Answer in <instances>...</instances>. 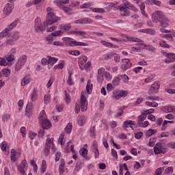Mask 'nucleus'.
<instances>
[{
  "label": "nucleus",
  "mask_w": 175,
  "mask_h": 175,
  "mask_svg": "<svg viewBox=\"0 0 175 175\" xmlns=\"http://www.w3.org/2000/svg\"><path fill=\"white\" fill-rule=\"evenodd\" d=\"M86 91L82 92L81 95V105L79 104H76L75 105V113L79 114L80 113V108L81 111H86L88 106V94L92 92V84L91 83V80L88 81L86 85Z\"/></svg>",
  "instance_id": "f257e3e1"
},
{
  "label": "nucleus",
  "mask_w": 175,
  "mask_h": 175,
  "mask_svg": "<svg viewBox=\"0 0 175 175\" xmlns=\"http://www.w3.org/2000/svg\"><path fill=\"white\" fill-rule=\"evenodd\" d=\"M152 21L153 23H160L162 28H167L169 27V18L161 11H154L152 14Z\"/></svg>",
  "instance_id": "f03ea898"
},
{
  "label": "nucleus",
  "mask_w": 175,
  "mask_h": 175,
  "mask_svg": "<svg viewBox=\"0 0 175 175\" xmlns=\"http://www.w3.org/2000/svg\"><path fill=\"white\" fill-rule=\"evenodd\" d=\"M46 21L49 25H53V24H55V23L61 21V18L55 15V12L53 8L48 7L46 8Z\"/></svg>",
  "instance_id": "7ed1b4c3"
},
{
  "label": "nucleus",
  "mask_w": 175,
  "mask_h": 175,
  "mask_svg": "<svg viewBox=\"0 0 175 175\" xmlns=\"http://www.w3.org/2000/svg\"><path fill=\"white\" fill-rule=\"evenodd\" d=\"M38 121L44 129H50L51 128V122L47 118L46 111L42 110L39 115Z\"/></svg>",
  "instance_id": "20e7f679"
},
{
  "label": "nucleus",
  "mask_w": 175,
  "mask_h": 175,
  "mask_svg": "<svg viewBox=\"0 0 175 175\" xmlns=\"http://www.w3.org/2000/svg\"><path fill=\"white\" fill-rule=\"evenodd\" d=\"M71 28L72 25H70V23L59 25V30L52 32L51 36H54L55 38L62 36L64 33H66Z\"/></svg>",
  "instance_id": "39448f33"
},
{
  "label": "nucleus",
  "mask_w": 175,
  "mask_h": 175,
  "mask_svg": "<svg viewBox=\"0 0 175 175\" xmlns=\"http://www.w3.org/2000/svg\"><path fill=\"white\" fill-rule=\"evenodd\" d=\"M50 148H51V150L53 152H55L57 151V148L55 147V145L54 144V138H47L45 143V146L44 148V154L47 157L50 154Z\"/></svg>",
  "instance_id": "423d86ee"
},
{
  "label": "nucleus",
  "mask_w": 175,
  "mask_h": 175,
  "mask_svg": "<svg viewBox=\"0 0 175 175\" xmlns=\"http://www.w3.org/2000/svg\"><path fill=\"white\" fill-rule=\"evenodd\" d=\"M88 60V57L85 55H81L79 57L78 65L81 70H84V69H85V70H88V69L91 68V62H87Z\"/></svg>",
  "instance_id": "0eeeda50"
},
{
  "label": "nucleus",
  "mask_w": 175,
  "mask_h": 175,
  "mask_svg": "<svg viewBox=\"0 0 175 175\" xmlns=\"http://www.w3.org/2000/svg\"><path fill=\"white\" fill-rule=\"evenodd\" d=\"M62 40H63V42H65L66 44L70 46V47H77V46L86 47L87 46H88V44H87V42H77L75 39L69 37H63Z\"/></svg>",
  "instance_id": "6e6552de"
},
{
  "label": "nucleus",
  "mask_w": 175,
  "mask_h": 175,
  "mask_svg": "<svg viewBox=\"0 0 175 175\" xmlns=\"http://www.w3.org/2000/svg\"><path fill=\"white\" fill-rule=\"evenodd\" d=\"M34 31L37 33H42L46 31V27H44V23L42 21V18L38 16L34 20Z\"/></svg>",
  "instance_id": "1a4fd4ad"
},
{
  "label": "nucleus",
  "mask_w": 175,
  "mask_h": 175,
  "mask_svg": "<svg viewBox=\"0 0 175 175\" xmlns=\"http://www.w3.org/2000/svg\"><path fill=\"white\" fill-rule=\"evenodd\" d=\"M21 36L20 35V32L14 31L11 33L12 39L7 40L1 46H13L16 44V42L20 39Z\"/></svg>",
  "instance_id": "9d476101"
},
{
  "label": "nucleus",
  "mask_w": 175,
  "mask_h": 175,
  "mask_svg": "<svg viewBox=\"0 0 175 175\" xmlns=\"http://www.w3.org/2000/svg\"><path fill=\"white\" fill-rule=\"evenodd\" d=\"M122 3L124 5H120L118 7L122 16H129V9L132 8V3L126 0H123Z\"/></svg>",
  "instance_id": "9b49d317"
},
{
  "label": "nucleus",
  "mask_w": 175,
  "mask_h": 175,
  "mask_svg": "<svg viewBox=\"0 0 175 175\" xmlns=\"http://www.w3.org/2000/svg\"><path fill=\"white\" fill-rule=\"evenodd\" d=\"M25 62H27V55H21L15 64V70H20L25 65Z\"/></svg>",
  "instance_id": "f8f14e48"
},
{
  "label": "nucleus",
  "mask_w": 175,
  "mask_h": 175,
  "mask_svg": "<svg viewBox=\"0 0 175 175\" xmlns=\"http://www.w3.org/2000/svg\"><path fill=\"white\" fill-rule=\"evenodd\" d=\"M160 87H161V82L155 81L154 83L151 85L148 94H149V95H154L155 94H158Z\"/></svg>",
  "instance_id": "ddd939ff"
},
{
  "label": "nucleus",
  "mask_w": 175,
  "mask_h": 175,
  "mask_svg": "<svg viewBox=\"0 0 175 175\" xmlns=\"http://www.w3.org/2000/svg\"><path fill=\"white\" fill-rule=\"evenodd\" d=\"M154 152L156 155L159 154H165L166 152V148L162 143H157L154 146Z\"/></svg>",
  "instance_id": "4468645a"
},
{
  "label": "nucleus",
  "mask_w": 175,
  "mask_h": 175,
  "mask_svg": "<svg viewBox=\"0 0 175 175\" xmlns=\"http://www.w3.org/2000/svg\"><path fill=\"white\" fill-rule=\"evenodd\" d=\"M162 54L166 58H167L164 60V62L165 64H172V62H175V53H167L165 51H162Z\"/></svg>",
  "instance_id": "2eb2a0df"
},
{
  "label": "nucleus",
  "mask_w": 175,
  "mask_h": 175,
  "mask_svg": "<svg viewBox=\"0 0 175 175\" xmlns=\"http://www.w3.org/2000/svg\"><path fill=\"white\" fill-rule=\"evenodd\" d=\"M127 93L125 90H115L113 92L112 98L116 100H118L120 98H125L126 96Z\"/></svg>",
  "instance_id": "dca6fc26"
},
{
  "label": "nucleus",
  "mask_w": 175,
  "mask_h": 175,
  "mask_svg": "<svg viewBox=\"0 0 175 175\" xmlns=\"http://www.w3.org/2000/svg\"><path fill=\"white\" fill-rule=\"evenodd\" d=\"M14 8V3H8L5 5L3 8V14L5 16H9L12 13L13 9Z\"/></svg>",
  "instance_id": "f3484780"
},
{
  "label": "nucleus",
  "mask_w": 175,
  "mask_h": 175,
  "mask_svg": "<svg viewBox=\"0 0 175 175\" xmlns=\"http://www.w3.org/2000/svg\"><path fill=\"white\" fill-rule=\"evenodd\" d=\"M122 40H124V42L126 40H129L130 42H135V43H140L141 44H143V40H140L139 38H134V37H128L125 34H121Z\"/></svg>",
  "instance_id": "a211bd4d"
},
{
  "label": "nucleus",
  "mask_w": 175,
  "mask_h": 175,
  "mask_svg": "<svg viewBox=\"0 0 175 175\" xmlns=\"http://www.w3.org/2000/svg\"><path fill=\"white\" fill-rule=\"evenodd\" d=\"M21 157V151L20 150H16L14 149L11 150V153H10V158L12 162H15Z\"/></svg>",
  "instance_id": "6ab92c4d"
},
{
  "label": "nucleus",
  "mask_w": 175,
  "mask_h": 175,
  "mask_svg": "<svg viewBox=\"0 0 175 175\" xmlns=\"http://www.w3.org/2000/svg\"><path fill=\"white\" fill-rule=\"evenodd\" d=\"M27 169H28V163H27V160H23L20 165L18 166V170L21 174H25Z\"/></svg>",
  "instance_id": "aec40b11"
},
{
  "label": "nucleus",
  "mask_w": 175,
  "mask_h": 175,
  "mask_svg": "<svg viewBox=\"0 0 175 175\" xmlns=\"http://www.w3.org/2000/svg\"><path fill=\"white\" fill-rule=\"evenodd\" d=\"M105 73H106V72L105 68L103 67L98 68V70H97V80L98 83H102L103 81Z\"/></svg>",
  "instance_id": "412c9836"
},
{
  "label": "nucleus",
  "mask_w": 175,
  "mask_h": 175,
  "mask_svg": "<svg viewBox=\"0 0 175 175\" xmlns=\"http://www.w3.org/2000/svg\"><path fill=\"white\" fill-rule=\"evenodd\" d=\"M91 150L94 152L95 158L96 159L99 158V150L98 149V142L93 141L92 144Z\"/></svg>",
  "instance_id": "4be33fe9"
},
{
  "label": "nucleus",
  "mask_w": 175,
  "mask_h": 175,
  "mask_svg": "<svg viewBox=\"0 0 175 175\" xmlns=\"http://www.w3.org/2000/svg\"><path fill=\"white\" fill-rule=\"evenodd\" d=\"M92 23H94V21L91 18L87 17L75 21V24H92Z\"/></svg>",
  "instance_id": "5701e85b"
},
{
  "label": "nucleus",
  "mask_w": 175,
  "mask_h": 175,
  "mask_svg": "<svg viewBox=\"0 0 175 175\" xmlns=\"http://www.w3.org/2000/svg\"><path fill=\"white\" fill-rule=\"evenodd\" d=\"M33 113V105H32V103H28L27 105L26 106L25 115L26 116V117L29 118V117L32 116Z\"/></svg>",
  "instance_id": "b1692460"
},
{
  "label": "nucleus",
  "mask_w": 175,
  "mask_h": 175,
  "mask_svg": "<svg viewBox=\"0 0 175 175\" xmlns=\"http://www.w3.org/2000/svg\"><path fill=\"white\" fill-rule=\"evenodd\" d=\"M135 125L136 124L135 123V121L126 120L123 123V128H124V129H126V128H131V129H133Z\"/></svg>",
  "instance_id": "393cba45"
},
{
  "label": "nucleus",
  "mask_w": 175,
  "mask_h": 175,
  "mask_svg": "<svg viewBox=\"0 0 175 175\" xmlns=\"http://www.w3.org/2000/svg\"><path fill=\"white\" fill-rule=\"evenodd\" d=\"M31 79L30 75H26L25 77H24L21 81L22 87H25V85L29 84V83H31Z\"/></svg>",
  "instance_id": "a878e982"
},
{
  "label": "nucleus",
  "mask_w": 175,
  "mask_h": 175,
  "mask_svg": "<svg viewBox=\"0 0 175 175\" xmlns=\"http://www.w3.org/2000/svg\"><path fill=\"white\" fill-rule=\"evenodd\" d=\"M30 98L32 102H36V100H38V89L33 88L30 94Z\"/></svg>",
  "instance_id": "bb28decb"
},
{
  "label": "nucleus",
  "mask_w": 175,
  "mask_h": 175,
  "mask_svg": "<svg viewBox=\"0 0 175 175\" xmlns=\"http://www.w3.org/2000/svg\"><path fill=\"white\" fill-rule=\"evenodd\" d=\"M138 43L139 44H141L144 46L143 49H144L145 50H148V51H151L152 53H154V51L157 50L155 48H154V46L144 44V41H143L142 44H141L140 42Z\"/></svg>",
  "instance_id": "cd10ccee"
},
{
  "label": "nucleus",
  "mask_w": 175,
  "mask_h": 175,
  "mask_svg": "<svg viewBox=\"0 0 175 175\" xmlns=\"http://www.w3.org/2000/svg\"><path fill=\"white\" fill-rule=\"evenodd\" d=\"M59 172L60 175H62L63 173H65V160L64 159L60 160Z\"/></svg>",
  "instance_id": "c85d7f7f"
},
{
  "label": "nucleus",
  "mask_w": 175,
  "mask_h": 175,
  "mask_svg": "<svg viewBox=\"0 0 175 175\" xmlns=\"http://www.w3.org/2000/svg\"><path fill=\"white\" fill-rule=\"evenodd\" d=\"M85 121H87V119L84 116H79L77 119V123L79 126H83L84 124H85Z\"/></svg>",
  "instance_id": "c756f323"
},
{
  "label": "nucleus",
  "mask_w": 175,
  "mask_h": 175,
  "mask_svg": "<svg viewBox=\"0 0 175 175\" xmlns=\"http://www.w3.org/2000/svg\"><path fill=\"white\" fill-rule=\"evenodd\" d=\"M139 9L141 10V13L146 18H148V14L146 12V5L144 3H141L139 5Z\"/></svg>",
  "instance_id": "7c9ffc66"
},
{
  "label": "nucleus",
  "mask_w": 175,
  "mask_h": 175,
  "mask_svg": "<svg viewBox=\"0 0 175 175\" xmlns=\"http://www.w3.org/2000/svg\"><path fill=\"white\" fill-rule=\"evenodd\" d=\"M73 128V125L72 123L69 122L64 129V132L67 135H70L72 133V129Z\"/></svg>",
  "instance_id": "2f4dec72"
},
{
  "label": "nucleus",
  "mask_w": 175,
  "mask_h": 175,
  "mask_svg": "<svg viewBox=\"0 0 175 175\" xmlns=\"http://www.w3.org/2000/svg\"><path fill=\"white\" fill-rule=\"evenodd\" d=\"M101 44H103V46H105V47H109V48H112V49H116L117 48L116 45H114L110 42H106L105 40H101L100 41Z\"/></svg>",
  "instance_id": "473e14b6"
},
{
  "label": "nucleus",
  "mask_w": 175,
  "mask_h": 175,
  "mask_svg": "<svg viewBox=\"0 0 175 175\" xmlns=\"http://www.w3.org/2000/svg\"><path fill=\"white\" fill-rule=\"evenodd\" d=\"M17 24H18V19H16L14 21L11 23L10 25H9L7 28L10 31H12V29H14V28L17 27Z\"/></svg>",
  "instance_id": "72a5a7b5"
},
{
  "label": "nucleus",
  "mask_w": 175,
  "mask_h": 175,
  "mask_svg": "<svg viewBox=\"0 0 175 175\" xmlns=\"http://www.w3.org/2000/svg\"><path fill=\"white\" fill-rule=\"evenodd\" d=\"M9 32H10V30L8 27H6L0 33V38L3 39V38L8 36Z\"/></svg>",
  "instance_id": "f704fd0d"
},
{
  "label": "nucleus",
  "mask_w": 175,
  "mask_h": 175,
  "mask_svg": "<svg viewBox=\"0 0 175 175\" xmlns=\"http://www.w3.org/2000/svg\"><path fill=\"white\" fill-rule=\"evenodd\" d=\"M47 170V163L46 162L45 160H43L42 161V164L40 166V172L41 173H44Z\"/></svg>",
  "instance_id": "c9c22d12"
},
{
  "label": "nucleus",
  "mask_w": 175,
  "mask_h": 175,
  "mask_svg": "<svg viewBox=\"0 0 175 175\" xmlns=\"http://www.w3.org/2000/svg\"><path fill=\"white\" fill-rule=\"evenodd\" d=\"M11 70L9 68H3L1 70V74L4 77H9L10 76Z\"/></svg>",
  "instance_id": "e433bc0d"
},
{
  "label": "nucleus",
  "mask_w": 175,
  "mask_h": 175,
  "mask_svg": "<svg viewBox=\"0 0 175 175\" xmlns=\"http://www.w3.org/2000/svg\"><path fill=\"white\" fill-rule=\"evenodd\" d=\"M120 75L116 77L113 78V81H112V84L113 85L116 86V85H118V84H120V83L121 82V78H120Z\"/></svg>",
  "instance_id": "4c0bfd02"
},
{
  "label": "nucleus",
  "mask_w": 175,
  "mask_h": 175,
  "mask_svg": "<svg viewBox=\"0 0 175 175\" xmlns=\"http://www.w3.org/2000/svg\"><path fill=\"white\" fill-rule=\"evenodd\" d=\"M53 3H55V5H56V6H57V8H59L60 9H64V8H65L64 6V3L62 0H55L53 1Z\"/></svg>",
  "instance_id": "58836bf2"
},
{
  "label": "nucleus",
  "mask_w": 175,
  "mask_h": 175,
  "mask_svg": "<svg viewBox=\"0 0 175 175\" xmlns=\"http://www.w3.org/2000/svg\"><path fill=\"white\" fill-rule=\"evenodd\" d=\"M90 10L93 12V13H105L106 10L103 8H90Z\"/></svg>",
  "instance_id": "ea45409f"
},
{
  "label": "nucleus",
  "mask_w": 175,
  "mask_h": 175,
  "mask_svg": "<svg viewBox=\"0 0 175 175\" xmlns=\"http://www.w3.org/2000/svg\"><path fill=\"white\" fill-rule=\"evenodd\" d=\"M145 105L146 106H149V107H158V103L155 101H153V102L146 101L145 102Z\"/></svg>",
  "instance_id": "a19ab883"
},
{
  "label": "nucleus",
  "mask_w": 175,
  "mask_h": 175,
  "mask_svg": "<svg viewBox=\"0 0 175 175\" xmlns=\"http://www.w3.org/2000/svg\"><path fill=\"white\" fill-rule=\"evenodd\" d=\"M70 150L72 154H73L72 155V158L73 159H77V151H76V150H75V145H71L70 146Z\"/></svg>",
  "instance_id": "79ce46f5"
},
{
  "label": "nucleus",
  "mask_w": 175,
  "mask_h": 175,
  "mask_svg": "<svg viewBox=\"0 0 175 175\" xmlns=\"http://www.w3.org/2000/svg\"><path fill=\"white\" fill-rule=\"evenodd\" d=\"M68 54H70V55H74L75 57H79L81 53H80V51L79 50H73V51H68Z\"/></svg>",
  "instance_id": "37998d69"
},
{
  "label": "nucleus",
  "mask_w": 175,
  "mask_h": 175,
  "mask_svg": "<svg viewBox=\"0 0 175 175\" xmlns=\"http://www.w3.org/2000/svg\"><path fill=\"white\" fill-rule=\"evenodd\" d=\"M173 105H166L163 107V111L165 113H172Z\"/></svg>",
  "instance_id": "c03bdc74"
},
{
  "label": "nucleus",
  "mask_w": 175,
  "mask_h": 175,
  "mask_svg": "<svg viewBox=\"0 0 175 175\" xmlns=\"http://www.w3.org/2000/svg\"><path fill=\"white\" fill-rule=\"evenodd\" d=\"M65 66V61L62 60L58 64L55 65V69H64Z\"/></svg>",
  "instance_id": "a18cd8bd"
},
{
  "label": "nucleus",
  "mask_w": 175,
  "mask_h": 175,
  "mask_svg": "<svg viewBox=\"0 0 175 175\" xmlns=\"http://www.w3.org/2000/svg\"><path fill=\"white\" fill-rule=\"evenodd\" d=\"M47 58L49 59V64H51V65H54V64L57 63L58 61V58L57 57L47 56Z\"/></svg>",
  "instance_id": "49530a36"
},
{
  "label": "nucleus",
  "mask_w": 175,
  "mask_h": 175,
  "mask_svg": "<svg viewBox=\"0 0 175 175\" xmlns=\"http://www.w3.org/2000/svg\"><path fill=\"white\" fill-rule=\"evenodd\" d=\"M14 55H8L5 57V59L7 62H8V65H10L13 61H14Z\"/></svg>",
  "instance_id": "de8ad7c7"
},
{
  "label": "nucleus",
  "mask_w": 175,
  "mask_h": 175,
  "mask_svg": "<svg viewBox=\"0 0 175 175\" xmlns=\"http://www.w3.org/2000/svg\"><path fill=\"white\" fill-rule=\"evenodd\" d=\"M131 54H135V53H141L142 51V47H135V46H131Z\"/></svg>",
  "instance_id": "09e8293b"
},
{
  "label": "nucleus",
  "mask_w": 175,
  "mask_h": 175,
  "mask_svg": "<svg viewBox=\"0 0 175 175\" xmlns=\"http://www.w3.org/2000/svg\"><path fill=\"white\" fill-rule=\"evenodd\" d=\"M44 102L45 105H49L51 102V96L49 94H45L44 96Z\"/></svg>",
  "instance_id": "8fccbe9b"
},
{
  "label": "nucleus",
  "mask_w": 175,
  "mask_h": 175,
  "mask_svg": "<svg viewBox=\"0 0 175 175\" xmlns=\"http://www.w3.org/2000/svg\"><path fill=\"white\" fill-rule=\"evenodd\" d=\"M77 35L81 36V39H85L87 33L84 31L77 30Z\"/></svg>",
  "instance_id": "3c124183"
},
{
  "label": "nucleus",
  "mask_w": 175,
  "mask_h": 175,
  "mask_svg": "<svg viewBox=\"0 0 175 175\" xmlns=\"http://www.w3.org/2000/svg\"><path fill=\"white\" fill-rule=\"evenodd\" d=\"M67 83L69 84V85H73L74 84L73 81L72 80V71H68Z\"/></svg>",
  "instance_id": "603ef678"
},
{
  "label": "nucleus",
  "mask_w": 175,
  "mask_h": 175,
  "mask_svg": "<svg viewBox=\"0 0 175 175\" xmlns=\"http://www.w3.org/2000/svg\"><path fill=\"white\" fill-rule=\"evenodd\" d=\"M159 46L160 47H163L164 49H170V45L167 44V43L163 40H161L159 42Z\"/></svg>",
  "instance_id": "864d4df0"
},
{
  "label": "nucleus",
  "mask_w": 175,
  "mask_h": 175,
  "mask_svg": "<svg viewBox=\"0 0 175 175\" xmlns=\"http://www.w3.org/2000/svg\"><path fill=\"white\" fill-rule=\"evenodd\" d=\"M8 65L9 64L6 59L3 57H0V66H8Z\"/></svg>",
  "instance_id": "5fc2aeb1"
},
{
  "label": "nucleus",
  "mask_w": 175,
  "mask_h": 175,
  "mask_svg": "<svg viewBox=\"0 0 175 175\" xmlns=\"http://www.w3.org/2000/svg\"><path fill=\"white\" fill-rule=\"evenodd\" d=\"M63 10H64V12L66 13V14H68L69 16L73 14V12H72V8L69 7H64Z\"/></svg>",
  "instance_id": "6e6d98bb"
},
{
  "label": "nucleus",
  "mask_w": 175,
  "mask_h": 175,
  "mask_svg": "<svg viewBox=\"0 0 175 175\" xmlns=\"http://www.w3.org/2000/svg\"><path fill=\"white\" fill-rule=\"evenodd\" d=\"M10 119V114L9 113H5L2 116V121L3 122H8V121H9Z\"/></svg>",
  "instance_id": "4d7b16f0"
},
{
  "label": "nucleus",
  "mask_w": 175,
  "mask_h": 175,
  "mask_svg": "<svg viewBox=\"0 0 175 175\" xmlns=\"http://www.w3.org/2000/svg\"><path fill=\"white\" fill-rule=\"evenodd\" d=\"M90 136L91 137H95L96 136V131L95 130V126L90 127Z\"/></svg>",
  "instance_id": "13d9d810"
},
{
  "label": "nucleus",
  "mask_w": 175,
  "mask_h": 175,
  "mask_svg": "<svg viewBox=\"0 0 175 175\" xmlns=\"http://www.w3.org/2000/svg\"><path fill=\"white\" fill-rule=\"evenodd\" d=\"M90 6H92V3L91 2H87L84 3L80 6L81 9H87V8H90Z\"/></svg>",
  "instance_id": "bf43d9fd"
},
{
  "label": "nucleus",
  "mask_w": 175,
  "mask_h": 175,
  "mask_svg": "<svg viewBox=\"0 0 175 175\" xmlns=\"http://www.w3.org/2000/svg\"><path fill=\"white\" fill-rule=\"evenodd\" d=\"M80 154L83 158H85V157H87L88 154V150L86 148H83L82 150H80Z\"/></svg>",
  "instance_id": "052dcab7"
},
{
  "label": "nucleus",
  "mask_w": 175,
  "mask_h": 175,
  "mask_svg": "<svg viewBox=\"0 0 175 175\" xmlns=\"http://www.w3.org/2000/svg\"><path fill=\"white\" fill-rule=\"evenodd\" d=\"M173 173V167H168L165 170L164 174L169 175Z\"/></svg>",
  "instance_id": "680f3d73"
},
{
  "label": "nucleus",
  "mask_w": 175,
  "mask_h": 175,
  "mask_svg": "<svg viewBox=\"0 0 175 175\" xmlns=\"http://www.w3.org/2000/svg\"><path fill=\"white\" fill-rule=\"evenodd\" d=\"M156 132H157L156 130L149 129L147 131L146 135L148 137H150V136H152V135H154V133H155Z\"/></svg>",
  "instance_id": "e2e57ef3"
},
{
  "label": "nucleus",
  "mask_w": 175,
  "mask_h": 175,
  "mask_svg": "<svg viewBox=\"0 0 175 175\" xmlns=\"http://www.w3.org/2000/svg\"><path fill=\"white\" fill-rule=\"evenodd\" d=\"M55 79L53 77H51L50 79L49 80L47 84H46V88H50L51 85H53V83H54V81Z\"/></svg>",
  "instance_id": "0e129e2a"
},
{
  "label": "nucleus",
  "mask_w": 175,
  "mask_h": 175,
  "mask_svg": "<svg viewBox=\"0 0 175 175\" xmlns=\"http://www.w3.org/2000/svg\"><path fill=\"white\" fill-rule=\"evenodd\" d=\"M123 82L128 83L129 77L126 75H120Z\"/></svg>",
  "instance_id": "69168bd1"
},
{
  "label": "nucleus",
  "mask_w": 175,
  "mask_h": 175,
  "mask_svg": "<svg viewBox=\"0 0 175 175\" xmlns=\"http://www.w3.org/2000/svg\"><path fill=\"white\" fill-rule=\"evenodd\" d=\"M165 168L163 167H159L156 170L154 175H162V173H163V170Z\"/></svg>",
  "instance_id": "338daca9"
},
{
  "label": "nucleus",
  "mask_w": 175,
  "mask_h": 175,
  "mask_svg": "<svg viewBox=\"0 0 175 175\" xmlns=\"http://www.w3.org/2000/svg\"><path fill=\"white\" fill-rule=\"evenodd\" d=\"M65 100L67 103H70L72 100L70 98V96L69 95V94H68V92L66 91H65Z\"/></svg>",
  "instance_id": "774afa93"
}]
</instances>
